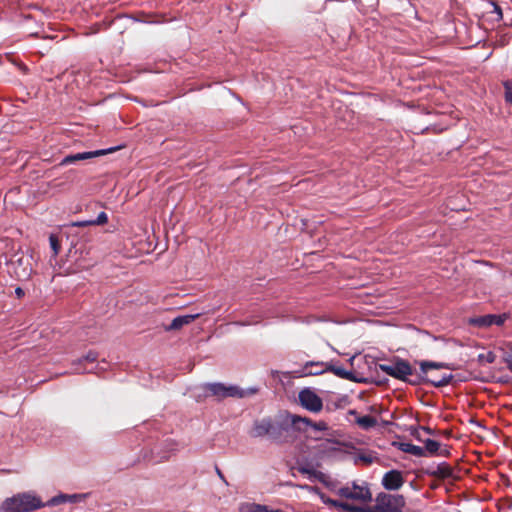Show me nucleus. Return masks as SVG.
<instances>
[{
    "mask_svg": "<svg viewBox=\"0 0 512 512\" xmlns=\"http://www.w3.org/2000/svg\"><path fill=\"white\" fill-rule=\"evenodd\" d=\"M108 221V216L105 212H101L99 213V215L97 216V218L95 220H92V223L93 225H103L105 223H107Z\"/></svg>",
    "mask_w": 512,
    "mask_h": 512,
    "instance_id": "obj_26",
    "label": "nucleus"
},
{
    "mask_svg": "<svg viewBox=\"0 0 512 512\" xmlns=\"http://www.w3.org/2000/svg\"><path fill=\"white\" fill-rule=\"evenodd\" d=\"M19 69L23 70L24 71V67L21 66V65H17Z\"/></svg>",
    "mask_w": 512,
    "mask_h": 512,
    "instance_id": "obj_38",
    "label": "nucleus"
},
{
    "mask_svg": "<svg viewBox=\"0 0 512 512\" xmlns=\"http://www.w3.org/2000/svg\"><path fill=\"white\" fill-rule=\"evenodd\" d=\"M90 225H93L92 220H88V221H77V222H73V223L71 224V226H73V227H85V226H90Z\"/></svg>",
    "mask_w": 512,
    "mask_h": 512,
    "instance_id": "obj_28",
    "label": "nucleus"
},
{
    "mask_svg": "<svg viewBox=\"0 0 512 512\" xmlns=\"http://www.w3.org/2000/svg\"><path fill=\"white\" fill-rule=\"evenodd\" d=\"M505 363L507 365V368L512 372V353L507 355L505 358Z\"/></svg>",
    "mask_w": 512,
    "mask_h": 512,
    "instance_id": "obj_31",
    "label": "nucleus"
},
{
    "mask_svg": "<svg viewBox=\"0 0 512 512\" xmlns=\"http://www.w3.org/2000/svg\"><path fill=\"white\" fill-rule=\"evenodd\" d=\"M202 313L182 315L174 318L169 326L165 328L166 331L179 330L185 325H189L195 319L199 318Z\"/></svg>",
    "mask_w": 512,
    "mask_h": 512,
    "instance_id": "obj_14",
    "label": "nucleus"
},
{
    "mask_svg": "<svg viewBox=\"0 0 512 512\" xmlns=\"http://www.w3.org/2000/svg\"><path fill=\"white\" fill-rule=\"evenodd\" d=\"M325 485L334 494L347 500L358 502L360 504H367L372 500V493L368 483L365 481H353L340 487H337L332 482H325Z\"/></svg>",
    "mask_w": 512,
    "mask_h": 512,
    "instance_id": "obj_1",
    "label": "nucleus"
},
{
    "mask_svg": "<svg viewBox=\"0 0 512 512\" xmlns=\"http://www.w3.org/2000/svg\"><path fill=\"white\" fill-rule=\"evenodd\" d=\"M97 357H98L97 353L90 351L83 359H79L78 362L74 364L76 366L74 371L76 373L90 372L91 369H87V368L82 369V368L78 367V365H80L83 361L93 363L97 360Z\"/></svg>",
    "mask_w": 512,
    "mask_h": 512,
    "instance_id": "obj_19",
    "label": "nucleus"
},
{
    "mask_svg": "<svg viewBox=\"0 0 512 512\" xmlns=\"http://www.w3.org/2000/svg\"><path fill=\"white\" fill-rule=\"evenodd\" d=\"M205 396H214L218 400L227 397L244 398L249 395L257 393L256 388H249L247 390L241 389L236 385H224L222 383H206L202 385Z\"/></svg>",
    "mask_w": 512,
    "mask_h": 512,
    "instance_id": "obj_2",
    "label": "nucleus"
},
{
    "mask_svg": "<svg viewBox=\"0 0 512 512\" xmlns=\"http://www.w3.org/2000/svg\"><path fill=\"white\" fill-rule=\"evenodd\" d=\"M398 448L405 453H409L411 455L422 457L425 455L424 448L414 445L409 442H401L398 444Z\"/></svg>",
    "mask_w": 512,
    "mask_h": 512,
    "instance_id": "obj_16",
    "label": "nucleus"
},
{
    "mask_svg": "<svg viewBox=\"0 0 512 512\" xmlns=\"http://www.w3.org/2000/svg\"><path fill=\"white\" fill-rule=\"evenodd\" d=\"M309 489L319 496V498L322 501V503H324L325 505L334 507L337 510L342 512V506H344L345 502L329 498L323 492H321L319 490V488H317V487H310Z\"/></svg>",
    "mask_w": 512,
    "mask_h": 512,
    "instance_id": "obj_15",
    "label": "nucleus"
},
{
    "mask_svg": "<svg viewBox=\"0 0 512 512\" xmlns=\"http://www.w3.org/2000/svg\"><path fill=\"white\" fill-rule=\"evenodd\" d=\"M505 86V100L506 102L512 104V82L507 81L504 84Z\"/></svg>",
    "mask_w": 512,
    "mask_h": 512,
    "instance_id": "obj_25",
    "label": "nucleus"
},
{
    "mask_svg": "<svg viewBox=\"0 0 512 512\" xmlns=\"http://www.w3.org/2000/svg\"><path fill=\"white\" fill-rule=\"evenodd\" d=\"M506 318H507L506 314H502V315L488 314V315H484V316L471 318L469 323L471 325H474L477 327H490L492 325L501 326L505 322Z\"/></svg>",
    "mask_w": 512,
    "mask_h": 512,
    "instance_id": "obj_13",
    "label": "nucleus"
},
{
    "mask_svg": "<svg viewBox=\"0 0 512 512\" xmlns=\"http://www.w3.org/2000/svg\"><path fill=\"white\" fill-rule=\"evenodd\" d=\"M239 510L240 512H270L268 506L257 503H242Z\"/></svg>",
    "mask_w": 512,
    "mask_h": 512,
    "instance_id": "obj_18",
    "label": "nucleus"
},
{
    "mask_svg": "<svg viewBox=\"0 0 512 512\" xmlns=\"http://www.w3.org/2000/svg\"><path fill=\"white\" fill-rule=\"evenodd\" d=\"M358 459L365 464H371L373 462L374 457L371 454H360Z\"/></svg>",
    "mask_w": 512,
    "mask_h": 512,
    "instance_id": "obj_27",
    "label": "nucleus"
},
{
    "mask_svg": "<svg viewBox=\"0 0 512 512\" xmlns=\"http://www.w3.org/2000/svg\"><path fill=\"white\" fill-rule=\"evenodd\" d=\"M42 506L43 504L39 498L23 493L6 499L2 503V512H30Z\"/></svg>",
    "mask_w": 512,
    "mask_h": 512,
    "instance_id": "obj_3",
    "label": "nucleus"
},
{
    "mask_svg": "<svg viewBox=\"0 0 512 512\" xmlns=\"http://www.w3.org/2000/svg\"><path fill=\"white\" fill-rule=\"evenodd\" d=\"M18 17H21L23 18V22H24V25L25 26H28L29 22L32 20V19H35L37 17L36 14H23L22 12L17 15V16H9L10 20L11 21H19L17 18ZM26 31L31 35V36H37L38 35V31H34L33 29L29 28V27H25Z\"/></svg>",
    "mask_w": 512,
    "mask_h": 512,
    "instance_id": "obj_17",
    "label": "nucleus"
},
{
    "mask_svg": "<svg viewBox=\"0 0 512 512\" xmlns=\"http://www.w3.org/2000/svg\"><path fill=\"white\" fill-rule=\"evenodd\" d=\"M424 445H425V450H427L431 454L436 453L440 448V443L433 439L425 440Z\"/></svg>",
    "mask_w": 512,
    "mask_h": 512,
    "instance_id": "obj_23",
    "label": "nucleus"
},
{
    "mask_svg": "<svg viewBox=\"0 0 512 512\" xmlns=\"http://www.w3.org/2000/svg\"><path fill=\"white\" fill-rule=\"evenodd\" d=\"M6 59H7V61L11 62V64H14L13 61H12L11 55L7 54L6 55Z\"/></svg>",
    "mask_w": 512,
    "mask_h": 512,
    "instance_id": "obj_35",
    "label": "nucleus"
},
{
    "mask_svg": "<svg viewBox=\"0 0 512 512\" xmlns=\"http://www.w3.org/2000/svg\"><path fill=\"white\" fill-rule=\"evenodd\" d=\"M375 509L379 512H401L405 506L402 495L380 493L375 499Z\"/></svg>",
    "mask_w": 512,
    "mask_h": 512,
    "instance_id": "obj_6",
    "label": "nucleus"
},
{
    "mask_svg": "<svg viewBox=\"0 0 512 512\" xmlns=\"http://www.w3.org/2000/svg\"><path fill=\"white\" fill-rule=\"evenodd\" d=\"M79 498H81L80 495H77V494H73V495H65V494H62V495H59V496H56V497H53L50 501H49V505H58L60 503H63V502H76Z\"/></svg>",
    "mask_w": 512,
    "mask_h": 512,
    "instance_id": "obj_20",
    "label": "nucleus"
},
{
    "mask_svg": "<svg viewBox=\"0 0 512 512\" xmlns=\"http://www.w3.org/2000/svg\"><path fill=\"white\" fill-rule=\"evenodd\" d=\"M1 13H5L6 15H8L9 11H8V10H5V11H4V10L2 9V10H1Z\"/></svg>",
    "mask_w": 512,
    "mask_h": 512,
    "instance_id": "obj_37",
    "label": "nucleus"
},
{
    "mask_svg": "<svg viewBox=\"0 0 512 512\" xmlns=\"http://www.w3.org/2000/svg\"><path fill=\"white\" fill-rule=\"evenodd\" d=\"M15 274L18 279H24L29 276V272L26 269H23L22 272L15 271Z\"/></svg>",
    "mask_w": 512,
    "mask_h": 512,
    "instance_id": "obj_30",
    "label": "nucleus"
},
{
    "mask_svg": "<svg viewBox=\"0 0 512 512\" xmlns=\"http://www.w3.org/2000/svg\"><path fill=\"white\" fill-rule=\"evenodd\" d=\"M308 363H309V362H307V363L305 364V366L303 367V369H302V371H301V376H308V375L305 373V371H309V370H319V369H320V367H316V366H312V367H311V366H309V367L307 368Z\"/></svg>",
    "mask_w": 512,
    "mask_h": 512,
    "instance_id": "obj_29",
    "label": "nucleus"
},
{
    "mask_svg": "<svg viewBox=\"0 0 512 512\" xmlns=\"http://www.w3.org/2000/svg\"><path fill=\"white\" fill-rule=\"evenodd\" d=\"M380 369L387 375L399 380H406L408 376L413 374L411 365L405 360H398L390 364H382L380 365Z\"/></svg>",
    "mask_w": 512,
    "mask_h": 512,
    "instance_id": "obj_7",
    "label": "nucleus"
},
{
    "mask_svg": "<svg viewBox=\"0 0 512 512\" xmlns=\"http://www.w3.org/2000/svg\"><path fill=\"white\" fill-rule=\"evenodd\" d=\"M285 423L290 424L292 427L299 431L305 430L307 426H311L313 427L314 430L317 431H324L327 429V424L324 421L313 423L310 419L306 417H301L293 414H288L285 417Z\"/></svg>",
    "mask_w": 512,
    "mask_h": 512,
    "instance_id": "obj_9",
    "label": "nucleus"
},
{
    "mask_svg": "<svg viewBox=\"0 0 512 512\" xmlns=\"http://www.w3.org/2000/svg\"><path fill=\"white\" fill-rule=\"evenodd\" d=\"M356 422L360 427L364 429L372 428L377 424V420L369 415L359 417Z\"/></svg>",
    "mask_w": 512,
    "mask_h": 512,
    "instance_id": "obj_21",
    "label": "nucleus"
},
{
    "mask_svg": "<svg viewBox=\"0 0 512 512\" xmlns=\"http://www.w3.org/2000/svg\"><path fill=\"white\" fill-rule=\"evenodd\" d=\"M404 482L403 473L393 469L383 475L381 484L386 490L394 491L399 490Z\"/></svg>",
    "mask_w": 512,
    "mask_h": 512,
    "instance_id": "obj_11",
    "label": "nucleus"
},
{
    "mask_svg": "<svg viewBox=\"0 0 512 512\" xmlns=\"http://www.w3.org/2000/svg\"><path fill=\"white\" fill-rule=\"evenodd\" d=\"M49 243H50V247L53 251V255L54 256L58 255V253L60 251V241H59L58 237L54 234H51L49 236Z\"/></svg>",
    "mask_w": 512,
    "mask_h": 512,
    "instance_id": "obj_24",
    "label": "nucleus"
},
{
    "mask_svg": "<svg viewBox=\"0 0 512 512\" xmlns=\"http://www.w3.org/2000/svg\"><path fill=\"white\" fill-rule=\"evenodd\" d=\"M494 12L497 13L498 19L502 18V10H501V8L498 5H494Z\"/></svg>",
    "mask_w": 512,
    "mask_h": 512,
    "instance_id": "obj_33",
    "label": "nucleus"
},
{
    "mask_svg": "<svg viewBox=\"0 0 512 512\" xmlns=\"http://www.w3.org/2000/svg\"><path fill=\"white\" fill-rule=\"evenodd\" d=\"M217 473H218V476H220L222 479H224L223 474L221 473V471L219 469H217Z\"/></svg>",
    "mask_w": 512,
    "mask_h": 512,
    "instance_id": "obj_36",
    "label": "nucleus"
},
{
    "mask_svg": "<svg viewBox=\"0 0 512 512\" xmlns=\"http://www.w3.org/2000/svg\"><path fill=\"white\" fill-rule=\"evenodd\" d=\"M342 512H374L372 508L369 507H360V506H354L347 502L344 503V506H342Z\"/></svg>",
    "mask_w": 512,
    "mask_h": 512,
    "instance_id": "obj_22",
    "label": "nucleus"
},
{
    "mask_svg": "<svg viewBox=\"0 0 512 512\" xmlns=\"http://www.w3.org/2000/svg\"><path fill=\"white\" fill-rule=\"evenodd\" d=\"M309 366H316L320 367L319 370H309L305 371L307 375H320L326 371H330L334 373L336 376L344 378V379H351V372L346 371L341 366L333 365L332 363H324V362H309L307 365V368Z\"/></svg>",
    "mask_w": 512,
    "mask_h": 512,
    "instance_id": "obj_10",
    "label": "nucleus"
},
{
    "mask_svg": "<svg viewBox=\"0 0 512 512\" xmlns=\"http://www.w3.org/2000/svg\"><path fill=\"white\" fill-rule=\"evenodd\" d=\"M421 372L426 376L425 380L429 383H431L435 387H443L448 385L453 376L452 374H443L441 376L438 375H431L429 376L428 373L432 369H443L447 368L448 366L445 363L442 362H433V361H421L419 363Z\"/></svg>",
    "mask_w": 512,
    "mask_h": 512,
    "instance_id": "obj_5",
    "label": "nucleus"
},
{
    "mask_svg": "<svg viewBox=\"0 0 512 512\" xmlns=\"http://www.w3.org/2000/svg\"><path fill=\"white\" fill-rule=\"evenodd\" d=\"M284 425L287 424L285 422L283 424H279L273 422L270 418H264L254 422L249 434L253 438L269 436L273 440H278L282 435Z\"/></svg>",
    "mask_w": 512,
    "mask_h": 512,
    "instance_id": "obj_4",
    "label": "nucleus"
},
{
    "mask_svg": "<svg viewBox=\"0 0 512 512\" xmlns=\"http://www.w3.org/2000/svg\"><path fill=\"white\" fill-rule=\"evenodd\" d=\"M299 402L302 407L313 413H318L323 408L322 399L309 388H305L299 392Z\"/></svg>",
    "mask_w": 512,
    "mask_h": 512,
    "instance_id": "obj_8",
    "label": "nucleus"
},
{
    "mask_svg": "<svg viewBox=\"0 0 512 512\" xmlns=\"http://www.w3.org/2000/svg\"><path fill=\"white\" fill-rule=\"evenodd\" d=\"M8 269L14 268L15 262H9L7 263ZM10 272V270H8Z\"/></svg>",
    "mask_w": 512,
    "mask_h": 512,
    "instance_id": "obj_34",
    "label": "nucleus"
},
{
    "mask_svg": "<svg viewBox=\"0 0 512 512\" xmlns=\"http://www.w3.org/2000/svg\"><path fill=\"white\" fill-rule=\"evenodd\" d=\"M15 294H16V296H17L18 298H21V297H23V296H24V291H23V289H22L21 287H17V288L15 289Z\"/></svg>",
    "mask_w": 512,
    "mask_h": 512,
    "instance_id": "obj_32",
    "label": "nucleus"
},
{
    "mask_svg": "<svg viewBox=\"0 0 512 512\" xmlns=\"http://www.w3.org/2000/svg\"><path fill=\"white\" fill-rule=\"evenodd\" d=\"M115 150H116L115 148H110L107 150H96V151H91V152H82V153L67 155L66 157H64L62 159V161L60 162V165L65 166V165L75 164L78 161H83V160L91 159V158L98 157L101 155H105V154L113 152Z\"/></svg>",
    "mask_w": 512,
    "mask_h": 512,
    "instance_id": "obj_12",
    "label": "nucleus"
}]
</instances>
